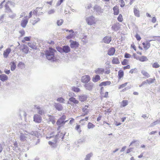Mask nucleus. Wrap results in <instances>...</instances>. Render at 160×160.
<instances>
[{"mask_svg": "<svg viewBox=\"0 0 160 160\" xmlns=\"http://www.w3.org/2000/svg\"><path fill=\"white\" fill-rule=\"evenodd\" d=\"M29 135L27 132H20L19 137L20 140L22 142H25L27 141V139L29 138Z\"/></svg>", "mask_w": 160, "mask_h": 160, "instance_id": "7ed1b4c3", "label": "nucleus"}, {"mask_svg": "<svg viewBox=\"0 0 160 160\" xmlns=\"http://www.w3.org/2000/svg\"><path fill=\"white\" fill-rule=\"evenodd\" d=\"M84 142V140L83 139H80L78 140V142L79 143H82Z\"/></svg>", "mask_w": 160, "mask_h": 160, "instance_id": "774afa93", "label": "nucleus"}, {"mask_svg": "<svg viewBox=\"0 0 160 160\" xmlns=\"http://www.w3.org/2000/svg\"><path fill=\"white\" fill-rule=\"evenodd\" d=\"M155 78L153 79L152 78H149L148 79H147L146 80V82L147 83H148L149 84H151L154 82V80H155Z\"/></svg>", "mask_w": 160, "mask_h": 160, "instance_id": "4c0bfd02", "label": "nucleus"}, {"mask_svg": "<svg viewBox=\"0 0 160 160\" xmlns=\"http://www.w3.org/2000/svg\"><path fill=\"white\" fill-rule=\"evenodd\" d=\"M11 49L10 48H8L6 50L4 51L3 53L4 57L7 58L11 52Z\"/></svg>", "mask_w": 160, "mask_h": 160, "instance_id": "a211bd4d", "label": "nucleus"}, {"mask_svg": "<svg viewBox=\"0 0 160 160\" xmlns=\"http://www.w3.org/2000/svg\"><path fill=\"white\" fill-rule=\"evenodd\" d=\"M58 102H59L61 103H64V99L62 97L59 98L57 99V100Z\"/></svg>", "mask_w": 160, "mask_h": 160, "instance_id": "c03bdc74", "label": "nucleus"}, {"mask_svg": "<svg viewBox=\"0 0 160 160\" xmlns=\"http://www.w3.org/2000/svg\"><path fill=\"white\" fill-rule=\"evenodd\" d=\"M21 50L25 54H27L29 50L28 47L27 45L24 44L21 46Z\"/></svg>", "mask_w": 160, "mask_h": 160, "instance_id": "ddd939ff", "label": "nucleus"}, {"mask_svg": "<svg viewBox=\"0 0 160 160\" xmlns=\"http://www.w3.org/2000/svg\"><path fill=\"white\" fill-rule=\"evenodd\" d=\"M69 100L70 101L72 102L75 104H78L79 102L78 100H76L75 98L73 97H71L70 98Z\"/></svg>", "mask_w": 160, "mask_h": 160, "instance_id": "473e14b6", "label": "nucleus"}, {"mask_svg": "<svg viewBox=\"0 0 160 160\" xmlns=\"http://www.w3.org/2000/svg\"><path fill=\"white\" fill-rule=\"evenodd\" d=\"M30 134L31 135L35 136L36 137L38 135V132L37 131H32L31 132Z\"/></svg>", "mask_w": 160, "mask_h": 160, "instance_id": "3c124183", "label": "nucleus"}, {"mask_svg": "<svg viewBox=\"0 0 160 160\" xmlns=\"http://www.w3.org/2000/svg\"><path fill=\"white\" fill-rule=\"evenodd\" d=\"M88 106L87 105L85 106L82 109V111L84 113H85L87 112V113H88L89 109H88Z\"/></svg>", "mask_w": 160, "mask_h": 160, "instance_id": "37998d69", "label": "nucleus"}, {"mask_svg": "<svg viewBox=\"0 0 160 160\" xmlns=\"http://www.w3.org/2000/svg\"><path fill=\"white\" fill-rule=\"evenodd\" d=\"M115 52V49L113 47L110 48L108 51V54L109 56L114 55Z\"/></svg>", "mask_w": 160, "mask_h": 160, "instance_id": "6ab92c4d", "label": "nucleus"}, {"mask_svg": "<svg viewBox=\"0 0 160 160\" xmlns=\"http://www.w3.org/2000/svg\"><path fill=\"white\" fill-rule=\"evenodd\" d=\"M4 72L7 74H8L10 73V70H5Z\"/></svg>", "mask_w": 160, "mask_h": 160, "instance_id": "338daca9", "label": "nucleus"}, {"mask_svg": "<svg viewBox=\"0 0 160 160\" xmlns=\"http://www.w3.org/2000/svg\"><path fill=\"white\" fill-rule=\"evenodd\" d=\"M128 82H125L124 83H123L120 85L119 88V89H121L125 87L127 84Z\"/></svg>", "mask_w": 160, "mask_h": 160, "instance_id": "864d4df0", "label": "nucleus"}, {"mask_svg": "<svg viewBox=\"0 0 160 160\" xmlns=\"http://www.w3.org/2000/svg\"><path fill=\"white\" fill-rule=\"evenodd\" d=\"M19 33L21 34V36H23L25 34V31L23 30H20L19 31Z\"/></svg>", "mask_w": 160, "mask_h": 160, "instance_id": "680f3d73", "label": "nucleus"}, {"mask_svg": "<svg viewBox=\"0 0 160 160\" xmlns=\"http://www.w3.org/2000/svg\"><path fill=\"white\" fill-rule=\"evenodd\" d=\"M117 19L118 21L122 22L123 19L122 15L121 14H119Z\"/></svg>", "mask_w": 160, "mask_h": 160, "instance_id": "09e8293b", "label": "nucleus"}, {"mask_svg": "<svg viewBox=\"0 0 160 160\" xmlns=\"http://www.w3.org/2000/svg\"><path fill=\"white\" fill-rule=\"evenodd\" d=\"M95 127V125L90 122H89L88 125V128L89 129L93 128Z\"/></svg>", "mask_w": 160, "mask_h": 160, "instance_id": "a19ab883", "label": "nucleus"}, {"mask_svg": "<svg viewBox=\"0 0 160 160\" xmlns=\"http://www.w3.org/2000/svg\"><path fill=\"white\" fill-rule=\"evenodd\" d=\"M64 0H59L58 1L56 4V6L58 7L60 6L61 4L63 2Z\"/></svg>", "mask_w": 160, "mask_h": 160, "instance_id": "4d7b16f0", "label": "nucleus"}, {"mask_svg": "<svg viewBox=\"0 0 160 160\" xmlns=\"http://www.w3.org/2000/svg\"><path fill=\"white\" fill-rule=\"evenodd\" d=\"M74 36V35L73 33L70 34L67 37V39H70Z\"/></svg>", "mask_w": 160, "mask_h": 160, "instance_id": "052dcab7", "label": "nucleus"}, {"mask_svg": "<svg viewBox=\"0 0 160 160\" xmlns=\"http://www.w3.org/2000/svg\"><path fill=\"white\" fill-rule=\"evenodd\" d=\"M27 17V16L25 17V18H23L21 21V25L23 28H25L26 27L28 23V19Z\"/></svg>", "mask_w": 160, "mask_h": 160, "instance_id": "9b49d317", "label": "nucleus"}, {"mask_svg": "<svg viewBox=\"0 0 160 160\" xmlns=\"http://www.w3.org/2000/svg\"><path fill=\"white\" fill-rule=\"evenodd\" d=\"M28 44L30 47L32 49L35 50L37 49L36 43H35L28 42Z\"/></svg>", "mask_w": 160, "mask_h": 160, "instance_id": "b1692460", "label": "nucleus"}, {"mask_svg": "<svg viewBox=\"0 0 160 160\" xmlns=\"http://www.w3.org/2000/svg\"><path fill=\"white\" fill-rule=\"evenodd\" d=\"M31 38V37H26L24 38V40H23L22 41L24 43L25 42V41H29L30 40Z\"/></svg>", "mask_w": 160, "mask_h": 160, "instance_id": "49530a36", "label": "nucleus"}, {"mask_svg": "<svg viewBox=\"0 0 160 160\" xmlns=\"http://www.w3.org/2000/svg\"><path fill=\"white\" fill-rule=\"evenodd\" d=\"M134 12L135 15L137 17H140L139 11L136 8H134Z\"/></svg>", "mask_w": 160, "mask_h": 160, "instance_id": "2f4dec72", "label": "nucleus"}, {"mask_svg": "<svg viewBox=\"0 0 160 160\" xmlns=\"http://www.w3.org/2000/svg\"><path fill=\"white\" fill-rule=\"evenodd\" d=\"M57 51L55 49L49 48V49L45 52V55L47 58L49 60L54 61L55 59V53Z\"/></svg>", "mask_w": 160, "mask_h": 160, "instance_id": "f257e3e1", "label": "nucleus"}, {"mask_svg": "<svg viewBox=\"0 0 160 160\" xmlns=\"http://www.w3.org/2000/svg\"><path fill=\"white\" fill-rule=\"evenodd\" d=\"M130 68V66L129 65H128L126 66H124L123 67L124 69H129Z\"/></svg>", "mask_w": 160, "mask_h": 160, "instance_id": "69168bd1", "label": "nucleus"}, {"mask_svg": "<svg viewBox=\"0 0 160 160\" xmlns=\"http://www.w3.org/2000/svg\"><path fill=\"white\" fill-rule=\"evenodd\" d=\"M33 121L37 123H40L41 122L42 118L39 115L36 114L33 116Z\"/></svg>", "mask_w": 160, "mask_h": 160, "instance_id": "9d476101", "label": "nucleus"}, {"mask_svg": "<svg viewBox=\"0 0 160 160\" xmlns=\"http://www.w3.org/2000/svg\"><path fill=\"white\" fill-rule=\"evenodd\" d=\"M142 74L146 78H148L150 77V75L145 70H142L141 72Z\"/></svg>", "mask_w": 160, "mask_h": 160, "instance_id": "c756f323", "label": "nucleus"}, {"mask_svg": "<svg viewBox=\"0 0 160 160\" xmlns=\"http://www.w3.org/2000/svg\"><path fill=\"white\" fill-rule=\"evenodd\" d=\"M111 84V82L109 81H106L103 82H101L99 85L100 86H106L107 85H109Z\"/></svg>", "mask_w": 160, "mask_h": 160, "instance_id": "5701e85b", "label": "nucleus"}, {"mask_svg": "<svg viewBox=\"0 0 160 160\" xmlns=\"http://www.w3.org/2000/svg\"><path fill=\"white\" fill-rule=\"evenodd\" d=\"M160 123V120H157L154 122H153L152 123L150 126L151 127H153L158 124H159Z\"/></svg>", "mask_w": 160, "mask_h": 160, "instance_id": "58836bf2", "label": "nucleus"}, {"mask_svg": "<svg viewBox=\"0 0 160 160\" xmlns=\"http://www.w3.org/2000/svg\"><path fill=\"white\" fill-rule=\"evenodd\" d=\"M40 8L37 7L36 8V9H37L36 10H34L33 11V12H32V13H33V14L34 15H37V14L38 12V10L37 9H40Z\"/></svg>", "mask_w": 160, "mask_h": 160, "instance_id": "6e6d98bb", "label": "nucleus"}, {"mask_svg": "<svg viewBox=\"0 0 160 160\" xmlns=\"http://www.w3.org/2000/svg\"><path fill=\"white\" fill-rule=\"evenodd\" d=\"M153 68H158L160 67L158 63V62H156L154 63L152 66Z\"/></svg>", "mask_w": 160, "mask_h": 160, "instance_id": "de8ad7c7", "label": "nucleus"}, {"mask_svg": "<svg viewBox=\"0 0 160 160\" xmlns=\"http://www.w3.org/2000/svg\"><path fill=\"white\" fill-rule=\"evenodd\" d=\"M123 72L122 70H120L118 72V76L119 78H121L123 76Z\"/></svg>", "mask_w": 160, "mask_h": 160, "instance_id": "ea45409f", "label": "nucleus"}, {"mask_svg": "<svg viewBox=\"0 0 160 160\" xmlns=\"http://www.w3.org/2000/svg\"><path fill=\"white\" fill-rule=\"evenodd\" d=\"M92 155L93 154L92 152L87 154L84 158V160H90V158L92 156Z\"/></svg>", "mask_w": 160, "mask_h": 160, "instance_id": "f704fd0d", "label": "nucleus"}, {"mask_svg": "<svg viewBox=\"0 0 160 160\" xmlns=\"http://www.w3.org/2000/svg\"><path fill=\"white\" fill-rule=\"evenodd\" d=\"M120 24L117 22L114 24L112 27V29L114 31L118 30L120 28Z\"/></svg>", "mask_w": 160, "mask_h": 160, "instance_id": "dca6fc26", "label": "nucleus"}, {"mask_svg": "<svg viewBox=\"0 0 160 160\" xmlns=\"http://www.w3.org/2000/svg\"><path fill=\"white\" fill-rule=\"evenodd\" d=\"M63 22V20L62 19H60L58 20L57 22V24L58 26H60L62 25Z\"/></svg>", "mask_w": 160, "mask_h": 160, "instance_id": "8fccbe9b", "label": "nucleus"}, {"mask_svg": "<svg viewBox=\"0 0 160 160\" xmlns=\"http://www.w3.org/2000/svg\"><path fill=\"white\" fill-rule=\"evenodd\" d=\"M70 46L71 48L76 49L78 48L79 45L78 42L70 40Z\"/></svg>", "mask_w": 160, "mask_h": 160, "instance_id": "0eeeda50", "label": "nucleus"}, {"mask_svg": "<svg viewBox=\"0 0 160 160\" xmlns=\"http://www.w3.org/2000/svg\"><path fill=\"white\" fill-rule=\"evenodd\" d=\"M152 40H150L149 41V42H146L145 46L144 47V48L145 49L147 50L150 47L151 44L149 43V42L152 41Z\"/></svg>", "mask_w": 160, "mask_h": 160, "instance_id": "e433bc0d", "label": "nucleus"}, {"mask_svg": "<svg viewBox=\"0 0 160 160\" xmlns=\"http://www.w3.org/2000/svg\"><path fill=\"white\" fill-rule=\"evenodd\" d=\"M34 109L36 110L38 113L40 115L44 114L45 113V112L42 108L40 107L39 106L34 105Z\"/></svg>", "mask_w": 160, "mask_h": 160, "instance_id": "423d86ee", "label": "nucleus"}, {"mask_svg": "<svg viewBox=\"0 0 160 160\" xmlns=\"http://www.w3.org/2000/svg\"><path fill=\"white\" fill-rule=\"evenodd\" d=\"M112 38L111 37L106 36L103 38V41L105 43L109 44Z\"/></svg>", "mask_w": 160, "mask_h": 160, "instance_id": "f3484780", "label": "nucleus"}, {"mask_svg": "<svg viewBox=\"0 0 160 160\" xmlns=\"http://www.w3.org/2000/svg\"><path fill=\"white\" fill-rule=\"evenodd\" d=\"M114 14L115 15H117L119 14V11L118 7L117 6L114 7L113 8Z\"/></svg>", "mask_w": 160, "mask_h": 160, "instance_id": "bb28decb", "label": "nucleus"}, {"mask_svg": "<svg viewBox=\"0 0 160 160\" xmlns=\"http://www.w3.org/2000/svg\"><path fill=\"white\" fill-rule=\"evenodd\" d=\"M94 10L98 13H102L103 12V10L99 6L95 5L94 7Z\"/></svg>", "mask_w": 160, "mask_h": 160, "instance_id": "2eb2a0df", "label": "nucleus"}, {"mask_svg": "<svg viewBox=\"0 0 160 160\" xmlns=\"http://www.w3.org/2000/svg\"><path fill=\"white\" fill-rule=\"evenodd\" d=\"M137 72V69L136 68H135L134 69H131L129 71V73L132 74V73H133V72Z\"/></svg>", "mask_w": 160, "mask_h": 160, "instance_id": "13d9d810", "label": "nucleus"}, {"mask_svg": "<svg viewBox=\"0 0 160 160\" xmlns=\"http://www.w3.org/2000/svg\"><path fill=\"white\" fill-rule=\"evenodd\" d=\"M128 102L127 100H123L121 102V106L122 107H124L128 105Z\"/></svg>", "mask_w": 160, "mask_h": 160, "instance_id": "72a5a7b5", "label": "nucleus"}, {"mask_svg": "<svg viewBox=\"0 0 160 160\" xmlns=\"http://www.w3.org/2000/svg\"><path fill=\"white\" fill-rule=\"evenodd\" d=\"M104 69L103 68H98L95 70V72L96 74H102L104 72Z\"/></svg>", "mask_w": 160, "mask_h": 160, "instance_id": "aec40b11", "label": "nucleus"}, {"mask_svg": "<svg viewBox=\"0 0 160 160\" xmlns=\"http://www.w3.org/2000/svg\"><path fill=\"white\" fill-rule=\"evenodd\" d=\"M72 90L74 92H78L80 91V89L77 87H73L72 88Z\"/></svg>", "mask_w": 160, "mask_h": 160, "instance_id": "79ce46f5", "label": "nucleus"}, {"mask_svg": "<svg viewBox=\"0 0 160 160\" xmlns=\"http://www.w3.org/2000/svg\"><path fill=\"white\" fill-rule=\"evenodd\" d=\"M112 62L113 64H118L120 63L119 61L118 58H113Z\"/></svg>", "mask_w": 160, "mask_h": 160, "instance_id": "c85d7f7f", "label": "nucleus"}, {"mask_svg": "<svg viewBox=\"0 0 160 160\" xmlns=\"http://www.w3.org/2000/svg\"><path fill=\"white\" fill-rule=\"evenodd\" d=\"M63 52L68 53L70 52V48L68 46H64L63 47Z\"/></svg>", "mask_w": 160, "mask_h": 160, "instance_id": "412c9836", "label": "nucleus"}, {"mask_svg": "<svg viewBox=\"0 0 160 160\" xmlns=\"http://www.w3.org/2000/svg\"><path fill=\"white\" fill-rule=\"evenodd\" d=\"M10 64L11 65V71H13L14 70L16 67L15 63L13 62H12Z\"/></svg>", "mask_w": 160, "mask_h": 160, "instance_id": "cd10ccee", "label": "nucleus"}, {"mask_svg": "<svg viewBox=\"0 0 160 160\" xmlns=\"http://www.w3.org/2000/svg\"><path fill=\"white\" fill-rule=\"evenodd\" d=\"M90 79L89 76L86 75L82 77L81 78V81L82 82L86 84L89 81Z\"/></svg>", "mask_w": 160, "mask_h": 160, "instance_id": "6e6552de", "label": "nucleus"}, {"mask_svg": "<svg viewBox=\"0 0 160 160\" xmlns=\"http://www.w3.org/2000/svg\"><path fill=\"white\" fill-rule=\"evenodd\" d=\"M66 118V116L65 115H62L58 120L57 122V125L58 126H61L62 124L64 125L68 121V120L65 121Z\"/></svg>", "mask_w": 160, "mask_h": 160, "instance_id": "39448f33", "label": "nucleus"}, {"mask_svg": "<svg viewBox=\"0 0 160 160\" xmlns=\"http://www.w3.org/2000/svg\"><path fill=\"white\" fill-rule=\"evenodd\" d=\"M94 86V84L92 82L87 83L84 84V86L85 89L87 90L91 91V90Z\"/></svg>", "mask_w": 160, "mask_h": 160, "instance_id": "1a4fd4ad", "label": "nucleus"}, {"mask_svg": "<svg viewBox=\"0 0 160 160\" xmlns=\"http://www.w3.org/2000/svg\"><path fill=\"white\" fill-rule=\"evenodd\" d=\"M100 76L98 75H96L95 77L92 78V81L94 82H97L100 79Z\"/></svg>", "mask_w": 160, "mask_h": 160, "instance_id": "a878e982", "label": "nucleus"}, {"mask_svg": "<svg viewBox=\"0 0 160 160\" xmlns=\"http://www.w3.org/2000/svg\"><path fill=\"white\" fill-rule=\"evenodd\" d=\"M138 59L141 62L146 61L148 60V59L147 57L144 56L139 57Z\"/></svg>", "mask_w": 160, "mask_h": 160, "instance_id": "7c9ffc66", "label": "nucleus"}, {"mask_svg": "<svg viewBox=\"0 0 160 160\" xmlns=\"http://www.w3.org/2000/svg\"><path fill=\"white\" fill-rule=\"evenodd\" d=\"M135 38H136L138 41H139L141 39V38L140 35L138 34H137L135 36Z\"/></svg>", "mask_w": 160, "mask_h": 160, "instance_id": "bf43d9fd", "label": "nucleus"}, {"mask_svg": "<svg viewBox=\"0 0 160 160\" xmlns=\"http://www.w3.org/2000/svg\"><path fill=\"white\" fill-rule=\"evenodd\" d=\"M86 21L88 25H92L94 24L96 22L95 18L92 16L87 18Z\"/></svg>", "mask_w": 160, "mask_h": 160, "instance_id": "20e7f679", "label": "nucleus"}, {"mask_svg": "<svg viewBox=\"0 0 160 160\" xmlns=\"http://www.w3.org/2000/svg\"><path fill=\"white\" fill-rule=\"evenodd\" d=\"M53 106L58 111H61L62 110L63 107L62 105L59 103H55Z\"/></svg>", "mask_w": 160, "mask_h": 160, "instance_id": "4468645a", "label": "nucleus"}, {"mask_svg": "<svg viewBox=\"0 0 160 160\" xmlns=\"http://www.w3.org/2000/svg\"><path fill=\"white\" fill-rule=\"evenodd\" d=\"M128 61L127 59H124L122 62V64L123 65H125L127 64Z\"/></svg>", "mask_w": 160, "mask_h": 160, "instance_id": "603ef678", "label": "nucleus"}, {"mask_svg": "<svg viewBox=\"0 0 160 160\" xmlns=\"http://www.w3.org/2000/svg\"><path fill=\"white\" fill-rule=\"evenodd\" d=\"M40 21V19L39 18H37L35 20H31L30 22L33 25H34Z\"/></svg>", "mask_w": 160, "mask_h": 160, "instance_id": "c9c22d12", "label": "nucleus"}, {"mask_svg": "<svg viewBox=\"0 0 160 160\" xmlns=\"http://www.w3.org/2000/svg\"><path fill=\"white\" fill-rule=\"evenodd\" d=\"M13 4V3L9 1L7 2L6 4L5 5L6 12H12L11 10L9 8V5H12Z\"/></svg>", "mask_w": 160, "mask_h": 160, "instance_id": "f8f14e48", "label": "nucleus"}, {"mask_svg": "<svg viewBox=\"0 0 160 160\" xmlns=\"http://www.w3.org/2000/svg\"><path fill=\"white\" fill-rule=\"evenodd\" d=\"M131 55L128 53H126L124 55V57L126 58H128L130 57Z\"/></svg>", "mask_w": 160, "mask_h": 160, "instance_id": "0e129e2a", "label": "nucleus"}, {"mask_svg": "<svg viewBox=\"0 0 160 160\" xmlns=\"http://www.w3.org/2000/svg\"><path fill=\"white\" fill-rule=\"evenodd\" d=\"M55 12V10L54 9H52L50 10L48 12V13L49 15L52 14H53Z\"/></svg>", "mask_w": 160, "mask_h": 160, "instance_id": "a18cd8bd", "label": "nucleus"}, {"mask_svg": "<svg viewBox=\"0 0 160 160\" xmlns=\"http://www.w3.org/2000/svg\"><path fill=\"white\" fill-rule=\"evenodd\" d=\"M8 76L5 74L0 75V80L2 82H4L8 79Z\"/></svg>", "mask_w": 160, "mask_h": 160, "instance_id": "4be33fe9", "label": "nucleus"}, {"mask_svg": "<svg viewBox=\"0 0 160 160\" xmlns=\"http://www.w3.org/2000/svg\"><path fill=\"white\" fill-rule=\"evenodd\" d=\"M9 17L13 18L15 17L16 14L15 13H12L11 14H9Z\"/></svg>", "mask_w": 160, "mask_h": 160, "instance_id": "e2e57ef3", "label": "nucleus"}, {"mask_svg": "<svg viewBox=\"0 0 160 160\" xmlns=\"http://www.w3.org/2000/svg\"><path fill=\"white\" fill-rule=\"evenodd\" d=\"M57 50L61 53L63 52V48H62L60 47H58L57 48Z\"/></svg>", "mask_w": 160, "mask_h": 160, "instance_id": "5fc2aeb1", "label": "nucleus"}, {"mask_svg": "<svg viewBox=\"0 0 160 160\" xmlns=\"http://www.w3.org/2000/svg\"><path fill=\"white\" fill-rule=\"evenodd\" d=\"M79 98L80 101L82 102L86 100L87 99V97L85 95L79 96Z\"/></svg>", "mask_w": 160, "mask_h": 160, "instance_id": "393cba45", "label": "nucleus"}, {"mask_svg": "<svg viewBox=\"0 0 160 160\" xmlns=\"http://www.w3.org/2000/svg\"><path fill=\"white\" fill-rule=\"evenodd\" d=\"M63 135L62 133L59 132L57 134L55 137L53 136H51L49 137H47L46 138L49 139L51 138H53L54 139L52 141H49L48 142V144L51 146L52 147H54L56 146V143L57 142V140L59 138H61L62 139L63 138Z\"/></svg>", "mask_w": 160, "mask_h": 160, "instance_id": "f03ea898", "label": "nucleus"}]
</instances>
